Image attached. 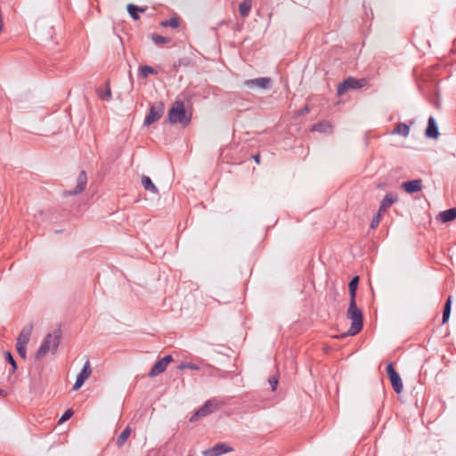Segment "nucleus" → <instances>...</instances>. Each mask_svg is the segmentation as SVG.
Listing matches in <instances>:
<instances>
[{"instance_id": "obj_1", "label": "nucleus", "mask_w": 456, "mask_h": 456, "mask_svg": "<svg viewBox=\"0 0 456 456\" xmlns=\"http://www.w3.org/2000/svg\"><path fill=\"white\" fill-rule=\"evenodd\" d=\"M346 317L351 320V326L346 333L340 336L341 338L355 336L362 330L363 314L362 310L357 306L356 300L349 302Z\"/></svg>"}, {"instance_id": "obj_2", "label": "nucleus", "mask_w": 456, "mask_h": 456, "mask_svg": "<svg viewBox=\"0 0 456 456\" xmlns=\"http://www.w3.org/2000/svg\"><path fill=\"white\" fill-rule=\"evenodd\" d=\"M191 120V114L187 113L183 102L176 100L168 111V122L171 124H180L186 127Z\"/></svg>"}, {"instance_id": "obj_3", "label": "nucleus", "mask_w": 456, "mask_h": 456, "mask_svg": "<svg viewBox=\"0 0 456 456\" xmlns=\"http://www.w3.org/2000/svg\"><path fill=\"white\" fill-rule=\"evenodd\" d=\"M61 336V329L55 330L53 334L48 333L36 354V359H42L50 349L52 350V354H54L59 347Z\"/></svg>"}, {"instance_id": "obj_4", "label": "nucleus", "mask_w": 456, "mask_h": 456, "mask_svg": "<svg viewBox=\"0 0 456 456\" xmlns=\"http://www.w3.org/2000/svg\"><path fill=\"white\" fill-rule=\"evenodd\" d=\"M165 105L162 102H158L150 106L149 113L146 115L143 125L149 126L155 123L163 116Z\"/></svg>"}, {"instance_id": "obj_5", "label": "nucleus", "mask_w": 456, "mask_h": 456, "mask_svg": "<svg viewBox=\"0 0 456 456\" xmlns=\"http://www.w3.org/2000/svg\"><path fill=\"white\" fill-rule=\"evenodd\" d=\"M219 403L216 399H209L205 402V403L198 409L194 414L191 417L190 421H196L198 419L201 417L208 416L216 411L219 407Z\"/></svg>"}, {"instance_id": "obj_6", "label": "nucleus", "mask_w": 456, "mask_h": 456, "mask_svg": "<svg viewBox=\"0 0 456 456\" xmlns=\"http://www.w3.org/2000/svg\"><path fill=\"white\" fill-rule=\"evenodd\" d=\"M387 374L390 379L394 391L396 394H400L403 388V381L399 373L395 370L391 362L387 366Z\"/></svg>"}, {"instance_id": "obj_7", "label": "nucleus", "mask_w": 456, "mask_h": 456, "mask_svg": "<svg viewBox=\"0 0 456 456\" xmlns=\"http://www.w3.org/2000/svg\"><path fill=\"white\" fill-rule=\"evenodd\" d=\"M243 86L249 89H268L272 86V79L267 77H262L253 79H248L243 82Z\"/></svg>"}, {"instance_id": "obj_8", "label": "nucleus", "mask_w": 456, "mask_h": 456, "mask_svg": "<svg viewBox=\"0 0 456 456\" xmlns=\"http://www.w3.org/2000/svg\"><path fill=\"white\" fill-rule=\"evenodd\" d=\"M87 184V175L86 171L82 170L79 172L77 177V185L75 189L69 190V191H64L63 196H72V195H77L81 193L86 187Z\"/></svg>"}, {"instance_id": "obj_9", "label": "nucleus", "mask_w": 456, "mask_h": 456, "mask_svg": "<svg viewBox=\"0 0 456 456\" xmlns=\"http://www.w3.org/2000/svg\"><path fill=\"white\" fill-rule=\"evenodd\" d=\"M364 86V80L357 79L354 77H348L345 79L338 87V94H343L348 89H358Z\"/></svg>"}, {"instance_id": "obj_10", "label": "nucleus", "mask_w": 456, "mask_h": 456, "mask_svg": "<svg viewBox=\"0 0 456 456\" xmlns=\"http://www.w3.org/2000/svg\"><path fill=\"white\" fill-rule=\"evenodd\" d=\"M233 448L229 446L225 443H218L214 446L205 450L202 454L203 456H220L222 454L232 452Z\"/></svg>"}, {"instance_id": "obj_11", "label": "nucleus", "mask_w": 456, "mask_h": 456, "mask_svg": "<svg viewBox=\"0 0 456 456\" xmlns=\"http://www.w3.org/2000/svg\"><path fill=\"white\" fill-rule=\"evenodd\" d=\"M92 373V368L89 360H87L81 371L78 373L76 382L73 386V390H78L85 383V381L89 378Z\"/></svg>"}, {"instance_id": "obj_12", "label": "nucleus", "mask_w": 456, "mask_h": 456, "mask_svg": "<svg viewBox=\"0 0 456 456\" xmlns=\"http://www.w3.org/2000/svg\"><path fill=\"white\" fill-rule=\"evenodd\" d=\"M398 200V196L396 193H387L383 200H381V203L379 208V211L382 213H386L388 208L396 201Z\"/></svg>"}, {"instance_id": "obj_13", "label": "nucleus", "mask_w": 456, "mask_h": 456, "mask_svg": "<svg viewBox=\"0 0 456 456\" xmlns=\"http://www.w3.org/2000/svg\"><path fill=\"white\" fill-rule=\"evenodd\" d=\"M425 135L428 138L437 139L439 136V130L434 117H429L428 126L425 130Z\"/></svg>"}, {"instance_id": "obj_14", "label": "nucleus", "mask_w": 456, "mask_h": 456, "mask_svg": "<svg viewBox=\"0 0 456 456\" xmlns=\"http://www.w3.org/2000/svg\"><path fill=\"white\" fill-rule=\"evenodd\" d=\"M33 330V324L29 323L28 325L25 326L21 331L20 332L16 344L19 345H28L30 339V336L32 334Z\"/></svg>"}, {"instance_id": "obj_15", "label": "nucleus", "mask_w": 456, "mask_h": 456, "mask_svg": "<svg viewBox=\"0 0 456 456\" xmlns=\"http://www.w3.org/2000/svg\"><path fill=\"white\" fill-rule=\"evenodd\" d=\"M402 188L408 193H414L422 190V181L420 179L411 180L402 183Z\"/></svg>"}, {"instance_id": "obj_16", "label": "nucleus", "mask_w": 456, "mask_h": 456, "mask_svg": "<svg viewBox=\"0 0 456 456\" xmlns=\"http://www.w3.org/2000/svg\"><path fill=\"white\" fill-rule=\"evenodd\" d=\"M96 94L98 97L105 102H110L112 99V94L110 86V81L105 82V87H97Z\"/></svg>"}, {"instance_id": "obj_17", "label": "nucleus", "mask_w": 456, "mask_h": 456, "mask_svg": "<svg viewBox=\"0 0 456 456\" xmlns=\"http://www.w3.org/2000/svg\"><path fill=\"white\" fill-rule=\"evenodd\" d=\"M442 223H447L456 218V208H452L447 210L442 211L438 216Z\"/></svg>"}, {"instance_id": "obj_18", "label": "nucleus", "mask_w": 456, "mask_h": 456, "mask_svg": "<svg viewBox=\"0 0 456 456\" xmlns=\"http://www.w3.org/2000/svg\"><path fill=\"white\" fill-rule=\"evenodd\" d=\"M167 366L164 363V362L161 359H159L153 364L151 371L149 372V376L151 378L157 377L158 375L164 372L167 370Z\"/></svg>"}, {"instance_id": "obj_19", "label": "nucleus", "mask_w": 456, "mask_h": 456, "mask_svg": "<svg viewBox=\"0 0 456 456\" xmlns=\"http://www.w3.org/2000/svg\"><path fill=\"white\" fill-rule=\"evenodd\" d=\"M126 10L131 18L134 20H137L140 18L139 13L144 12L146 11V7H139L134 4H128L126 5Z\"/></svg>"}, {"instance_id": "obj_20", "label": "nucleus", "mask_w": 456, "mask_h": 456, "mask_svg": "<svg viewBox=\"0 0 456 456\" xmlns=\"http://www.w3.org/2000/svg\"><path fill=\"white\" fill-rule=\"evenodd\" d=\"M142 184L146 191L153 193H159V190L156 185L152 183L151 179L147 175L142 176Z\"/></svg>"}, {"instance_id": "obj_21", "label": "nucleus", "mask_w": 456, "mask_h": 456, "mask_svg": "<svg viewBox=\"0 0 456 456\" xmlns=\"http://www.w3.org/2000/svg\"><path fill=\"white\" fill-rule=\"evenodd\" d=\"M358 283H359V277L358 276H354L349 281L348 289H349L350 301L355 300L356 290H357V288H358Z\"/></svg>"}, {"instance_id": "obj_22", "label": "nucleus", "mask_w": 456, "mask_h": 456, "mask_svg": "<svg viewBox=\"0 0 456 456\" xmlns=\"http://www.w3.org/2000/svg\"><path fill=\"white\" fill-rule=\"evenodd\" d=\"M312 131L320 133H330L332 130V126L329 122H319L312 126Z\"/></svg>"}, {"instance_id": "obj_23", "label": "nucleus", "mask_w": 456, "mask_h": 456, "mask_svg": "<svg viewBox=\"0 0 456 456\" xmlns=\"http://www.w3.org/2000/svg\"><path fill=\"white\" fill-rule=\"evenodd\" d=\"M252 6L251 0H244L239 4V12L241 17H247L249 14Z\"/></svg>"}, {"instance_id": "obj_24", "label": "nucleus", "mask_w": 456, "mask_h": 456, "mask_svg": "<svg viewBox=\"0 0 456 456\" xmlns=\"http://www.w3.org/2000/svg\"><path fill=\"white\" fill-rule=\"evenodd\" d=\"M451 307H452V297H449L444 304V306L443 322H442L443 324L446 323L450 318Z\"/></svg>"}, {"instance_id": "obj_25", "label": "nucleus", "mask_w": 456, "mask_h": 456, "mask_svg": "<svg viewBox=\"0 0 456 456\" xmlns=\"http://www.w3.org/2000/svg\"><path fill=\"white\" fill-rule=\"evenodd\" d=\"M394 133L395 134H400L403 137H407L409 135V133H410V127L408 125L404 124V123H399L395 130H394Z\"/></svg>"}, {"instance_id": "obj_26", "label": "nucleus", "mask_w": 456, "mask_h": 456, "mask_svg": "<svg viewBox=\"0 0 456 456\" xmlns=\"http://www.w3.org/2000/svg\"><path fill=\"white\" fill-rule=\"evenodd\" d=\"M130 434H131V429H130L129 427H126L121 432V434L118 436V438H117V445L118 446H122L126 443L127 438L129 437Z\"/></svg>"}, {"instance_id": "obj_27", "label": "nucleus", "mask_w": 456, "mask_h": 456, "mask_svg": "<svg viewBox=\"0 0 456 456\" xmlns=\"http://www.w3.org/2000/svg\"><path fill=\"white\" fill-rule=\"evenodd\" d=\"M140 76L142 78L148 77L149 75L157 74V70L151 66L143 65L139 68Z\"/></svg>"}, {"instance_id": "obj_28", "label": "nucleus", "mask_w": 456, "mask_h": 456, "mask_svg": "<svg viewBox=\"0 0 456 456\" xmlns=\"http://www.w3.org/2000/svg\"><path fill=\"white\" fill-rule=\"evenodd\" d=\"M160 25L162 27H171V28H175L179 26V21H178L177 18L173 17L168 20L161 21Z\"/></svg>"}, {"instance_id": "obj_29", "label": "nucleus", "mask_w": 456, "mask_h": 456, "mask_svg": "<svg viewBox=\"0 0 456 456\" xmlns=\"http://www.w3.org/2000/svg\"><path fill=\"white\" fill-rule=\"evenodd\" d=\"M383 214L384 213L379 212L378 210V213L372 217V220L370 222V229L374 230V229H376L379 226V223L381 221V216H382Z\"/></svg>"}, {"instance_id": "obj_30", "label": "nucleus", "mask_w": 456, "mask_h": 456, "mask_svg": "<svg viewBox=\"0 0 456 456\" xmlns=\"http://www.w3.org/2000/svg\"><path fill=\"white\" fill-rule=\"evenodd\" d=\"M5 360L12 365L11 373H14L15 370H17V363L9 351L5 352Z\"/></svg>"}, {"instance_id": "obj_31", "label": "nucleus", "mask_w": 456, "mask_h": 456, "mask_svg": "<svg viewBox=\"0 0 456 456\" xmlns=\"http://www.w3.org/2000/svg\"><path fill=\"white\" fill-rule=\"evenodd\" d=\"M151 39L156 45H161L169 41L168 38L160 35H152Z\"/></svg>"}, {"instance_id": "obj_32", "label": "nucleus", "mask_w": 456, "mask_h": 456, "mask_svg": "<svg viewBox=\"0 0 456 456\" xmlns=\"http://www.w3.org/2000/svg\"><path fill=\"white\" fill-rule=\"evenodd\" d=\"M26 347H27V345L16 344L17 352H18L19 355L20 356V358H22V359H26V354H27Z\"/></svg>"}, {"instance_id": "obj_33", "label": "nucleus", "mask_w": 456, "mask_h": 456, "mask_svg": "<svg viewBox=\"0 0 456 456\" xmlns=\"http://www.w3.org/2000/svg\"><path fill=\"white\" fill-rule=\"evenodd\" d=\"M179 369H190V370H200V366L195 363H192V362H182L179 365Z\"/></svg>"}, {"instance_id": "obj_34", "label": "nucleus", "mask_w": 456, "mask_h": 456, "mask_svg": "<svg viewBox=\"0 0 456 456\" xmlns=\"http://www.w3.org/2000/svg\"><path fill=\"white\" fill-rule=\"evenodd\" d=\"M73 415V411L72 410H67L63 414L62 416L59 419V424H61L65 421H67L69 418H71V416Z\"/></svg>"}, {"instance_id": "obj_35", "label": "nucleus", "mask_w": 456, "mask_h": 456, "mask_svg": "<svg viewBox=\"0 0 456 456\" xmlns=\"http://www.w3.org/2000/svg\"><path fill=\"white\" fill-rule=\"evenodd\" d=\"M268 382L271 385L272 391H275L278 386V379L276 377H270Z\"/></svg>"}, {"instance_id": "obj_36", "label": "nucleus", "mask_w": 456, "mask_h": 456, "mask_svg": "<svg viewBox=\"0 0 456 456\" xmlns=\"http://www.w3.org/2000/svg\"><path fill=\"white\" fill-rule=\"evenodd\" d=\"M309 111H310V108L307 105H305L304 108H302L297 111V116H298V117L304 116V115L309 113Z\"/></svg>"}, {"instance_id": "obj_37", "label": "nucleus", "mask_w": 456, "mask_h": 456, "mask_svg": "<svg viewBox=\"0 0 456 456\" xmlns=\"http://www.w3.org/2000/svg\"><path fill=\"white\" fill-rule=\"evenodd\" d=\"M161 360L164 362V363L167 366L171 362L174 361L173 357L171 354H167L166 356H164L163 358H161Z\"/></svg>"}, {"instance_id": "obj_38", "label": "nucleus", "mask_w": 456, "mask_h": 456, "mask_svg": "<svg viewBox=\"0 0 456 456\" xmlns=\"http://www.w3.org/2000/svg\"><path fill=\"white\" fill-rule=\"evenodd\" d=\"M253 159L256 164H260V155L256 154L253 156Z\"/></svg>"}, {"instance_id": "obj_39", "label": "nucleus", "mask_w": 456, "mask_h": 456, "mask_svg": "<svg viewBox=\"0 0 456 456\" xmlns=\"http://www.w3.org/2000/svg\"><path fill=\"white\" fill-rule=\"evenodd\" d=\"M6 395H7V392L5 390L0 388V395L6 396Z\"/></svg>"}]
</instances>
